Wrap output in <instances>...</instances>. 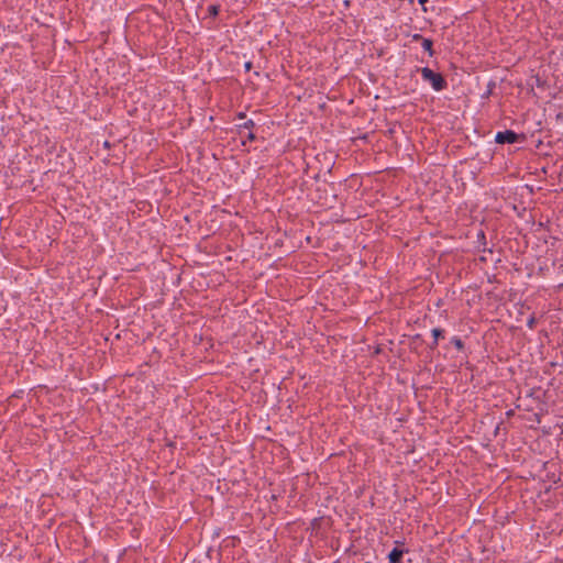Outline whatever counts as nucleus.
I'll return each instance as SVG.
<instances>
[{"mask_svg":"<svg viewBox=\"0 0 563 563\" xmlns=\"http://www.w3.org/2000/svg\"><path fill=\"white\" fill-rule=\"evenodd\" d=\"M422 78L431 84L434 90L439 91L444 88L445 81L443 77L434 73L432 69L424 67L421 69Z\"/></svg>","mask_w":563,"mask_h":563,"instance_id":"nucleus-1","label":"nucleus"},{"mask_svg":"<svg viewBox=\"0 0 563 563\" xmlns=\"http://www.w3.org/2000/svg\"><path fill=\"white\" fill-rule=\"evenodd\" d=\"M520 135H518L517 133L512 132V131H504V132H498L495 136V141L498 143V144H512L515 142H517L519 140Z\"/></svg>","mask_w":563,"mask_h":563,"instance_id":"nucleus-2","label":"nucleus"},{"mask_svg":"<svg viewBox=\"0 0 563 563\" xmlns=\"http://www.w3.org/2000/svg\"><path fill=\"white\" fill-rule=\"evenodd\" d=\"M401 556H402V551L398 550V549H394L389 553L388 559H389L390 563H398L400 561Z\"/></svg>","mask_w":563,"mask_h":563,"instance_id":"nucleus-3","label":"nucleus"},{"mask_svg":"<svg viewBox=\"0 0 563 563\" xmlns=\"http://www.w3.org/2000/svg\"><path fill=\"white\" fill-rule=\"evenodd\" d=\"M422 46L423 48L430 54L432 55L433 54V51H432V41L431 40H423V43H422Z\"/></svg>","mask_w":563,"mask_h":563,"instance_id":"nucleus-4","label":"nucleus"},{"mask_svg":"<svg viewBox=\"0 0 563 563\" xmlns=\"http://www.w3.org/2000/svg\"><path fill=\"white\" fill-rule=\"evenodd\" d=\"M441 334H442V331H441L440 329H433V330H432V335H433V338H434L435 342H437V341H438V339L441 336Z\"/></svg>","mask_w":563,"mask_h":563,"instance_id":"nucleus-5","label":"nucleus"},{"mask_svg":"<svg viewBox=\"0 0 563 563\" xmlns=\"http://www.w3.org/2000/svg\"><path fill=\"white\" fill-rule=\"evenodd\" d=\"M218 10H219V9H218V7H217V5H210V7H209V13H210L211 15H217V14H218Z\"/></svg>","mask_w":563,"mask_h":563,"instance_id":"nucleus-6","label":"nucleus"},{"mask_svg":"<svg viewBox=\"0 0 563 563\" xmlns=\"http://www.w3.org/2000/svg\"><path fill=\"white\" fill-rule=\"evenodd\" d=\"M244 68H245L246 71L251 70L252 63L251 62H246L245 65H244Z\"/></svg>","mask_w":563,"mask_h":563,"instance_id":"nucleus-7","label":"nucleus"},{"mask_svg":"<svg viewBox=\"0 0 563 563\" xmlns=\"http://www.w3.org/2000/svg\"><path fill=\"white\" fill-rule=\"evenodd\" d=\"M418 1L423 7V11L426 12L427 8L424 7V4L427 3L428 0H418Z\"/></svg>","mask_w":563,"mask_h":563,"instance_id":"nucleus-8","label":"nucleus"},{"mask_svg":"<svg viewBox=\"0 0 563 563\" xmlns=\"http://www.w3.org/2000/svg\"><path fill=\"white\" fill-rule=\"evenodd\" d=\"M454 343H455V345H456V347H457V349H461V347H462V342H461V340L456 339V340L454 341Z\"/></svg>","mask_w":563,"mask_h":563,"instance_id":"nucleus-9","label":"nucleus"},{"mask_svg":"<svg viewBox=\"0 0 563 563\" xmlns=\"http://www.w3.org/2000/svg\"><path fill=\"white\" fill-rule=\"evenodd\" d=\"M254 137H255V136H254V134H253V133H249V135H247V139H249V140H253Z\"/></svg>","mask_w":563,"mask_h":563,"instance_id":"nucleus-10","label":"nucleus"},{"mask_svg":"<svg viewBox=\"0 0 563 563\" xmlns=\"http://www.w3.org/2000/svg\"><path fill=\"white\" fill-rule=\"evenodd\" d=\"M249 125H253V121H249V122L246 123V126H249Z\"/></svg>","mask_w":563,"mask_h":563,"instance_id":"nucleus-11","label":"nucleus"}]
</instances>
